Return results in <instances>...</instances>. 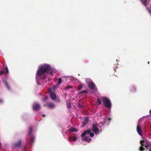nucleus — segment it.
Here are the masks:
<instances>
[{
	"label": "nucleus",
	"instance_id": "1",
	"mask_svg": "<svg viewBox=\"0 0 151 151\" xmlns=\"http://www.w3.org/2000/svg\"><path fill=\"white\" fill-rule=\"evenodd\" d=\"M50 66L48 65L45 64L39 67V69L36 72V76L40 77L44 74L47 73L50 70Z\"/></svg>",
	"mask_w": 151,
	"mask_h": 151
},
{
	"label": "nucleus",
	"instance_id": "2",
	"mask_svg": "<svg viewBox=\"0 0 151 151\" xmlns=\"http://www.w3.org/2000/svg\"><path fill=\"white\" fill-rule=\"evenodd\" d=\"M140 144L141 146L139 148V150L140 151H144L145 149L143 147H145L146 149H148V147L151 145L150 142L147 140H143L140 141Z\"/></svg>",
	"mask_w": 151,
	"mask_h": 151
},
{
	"label": "nucleus",
	"instance_id": "3",
	"mask_svg": "<svg viewBox=\"0 0 151 151\" xmlns=\"http://www.w3.org/2000/svg\"><path fill=\"white\" fill-rule=\"evenodd\" d=\"M104 106L106 107L109 109L111 108V102L109 99L106 97H102L101 98Z\"/></svg>",
	"mask_w": 151,
	"mask_h": 151
},
{
	"label": "nucleus",
	"instance_id": "4",
	"mask_svg": "<svg viewBox=\"0 0 151 151\" xmlns=\"http://www.w3.org/2000/svg\"><path fill=\"white\" fill-rule=\"evenodd\" d=\"M99 125L97 124H93L92 125V130L94 132L96 135L98 134L100 130L98 128Z\"/></svg>",
	"mask_w": 151,
	"mask_h": 151
},
{
	"label": "nucleus",
	"instance_id": "5",
	"mask_svg": "<svg viewBox=\"0 0 151 151\" xmlns=\"http://www.w3.org/2000/svg\"><path fill=\"white\" fill-rule=\"evenodd\" d=\"M91 129H88L83 132L81 135V137H83L85 136L86 134H89L90 136L92 137L94 136V134L93 133H91Z\"/></svg>",
	"mask_w": 151,
	"mask_h": 151
},
{
	"label": "nucleus",
	"instance_id": "6",
	"mask_svg": "<svg viewBox=\"0 0 151 151\" xmlns=\"http://www.w3.org/2000/svg\"><path fill=\"white\" fill-rule=\"evenodd\" d=\"M40 108V105L37 103H34L32 105V109L34 111H37L39 110Z\"/></svg>",
	"mask_w": 151,
	"mask_h": 151
},
{
	"label": "nucleus",
	"instance_id": "7",
	"mask_svg": "<svg viewBox=\"0 0 151 151\" xmlns=\"http://www.w3.org/2000/svg\"><path fill=\"white\" fill-rule=\"evenodd\" d=\"M22 141L21 139H19L18 142L13 144V147L15 148H19L21 145Z\"/></svg>",
	"mask_w": 151,
	"mask_h": 151
},
{
	"label": "nucleus",
	"instance_id": "8",
	"mask_svg": "<svg viewBox=\"0 0 151 151\" xmlns=\"http://www.w3.org/2000/svg\"><path fill=\"white\" fill-rule=\"evenodd\" d=\"M137 131L139 135L141 136L142 135V130L141 129V127L139 125H137Z\"/></svg>",
	"mask_w": 151,
	"mask_h": 151
},
{
	"label": "nucleus",
	"instance_id": "9",
	"mask_svg": "<svg viewBox=\"0 0 151 151\" xmlns=\"http://www.w3.org/2000/svg\"><path fill=\"white\" fill-rule=\"evenodd\" d=\"M45 106L50 109H53L55 107V105L54 104L49 102H47Z\"/></svg>",
	"mask_w": 151,
	"mask_h": 151
},
{
	"label": "nucleus",
	"instance_id": "10",
	"mask_svg": "<svg viewBox=\"0 0 151 151\" xmlns=\"http://www.w3.org/2000/svg\"><path fill=\"white\" fill-rule=\"evenodd\" d=\"M88 86L91 89H94L95 88V84L92 81H90L88 83Z\"/></svg>",
	"mask_w": 151,
	"mask_h": 151
},
{
	"label": "nucleus",
	"instance_id": "11",
	"mask_svg": "<svg viewBox=\"0 0 151 151\" xmlns=\"http://www.w3.org/2000/svg\"><path fill=\"white\" fill-rule=\"evenodd\" d=\"M142 4L145 7H147V4L149 2V0H140Z\"/></svg>",
	"mask_w": 151,
	"mask_h": 151
},
{
	"label": "nucleus",
	"instance_id": "12",
	"mask_svg": "<svg viewBox=\"0 0 151 151\" xmlns=\"http://www.w3.org/2000/svg\"><path fill=\"white\" fill-rule=\"evenodd\" d=\"M50 97L53 100H55L56 99V95L53 92H51L50 93Z\"/></svg>",
	"mask_w": 151,
	"mask_h": 151
},
{
	"label": "nucleus",
	"instance_id": "13",
	"mask_svg": "<svg viewBox=\"0 0 151 151\" xmlns=\"http://www.w3.org/2000/svg\"><path fill=\"white\" fill-rule=\"evenodd\" d=\"M69 130L70 132H76L78 131V130L75 127H72L69 129Z\"/></svg>",
	"mask_w": 151,
	"mask_h": 151
},
{
	"label": "nucleus",
	"instance_id": "14",
	"mask_svg": "<svg viewBox=\"0 0 151 151\" xmlns=\"http://www.w3.org/2000/svg\"><path fill=\"white\" fill-rule=\"evenodd\" d=\"M4 81L5 83L6 86V87L7 88V89H8L10 90V87H9V86L7 81H5V80H4Z\"/></svg>",
	"mask_w": 151,
	"mask_h": 151
},
{
	"label": "nucleus",
	"instance_id": "15",
	"mask_svg": "<svg viewBox=\"0 0 151 151\" xmlns=\"http://www.w3.org/2000/svg\"><path fill=\"white\" fill-rule=\"evenodd\" d=\"M130 90L132 92H134L136 91V89L134 86H132L130 88Z\"/></svg>",
	"mask_w": 151,
	"mask_h": 151
},
{
	"label": "nucleus",
	"instance_id": "16",
	"mask_svg": "<svg viewBox=\"0 0 151 151\" xmlns=\"http://www.w3.org/2000/svg\"><path fill=\"white\" fill-rule=\"evenodd\" d=\"M84 140L88 142H90L91 140V139L90 138H88L86 137H85L84 138Z\"/></svg>",
	"mask_w": 151,
	"mask_h": 151
},
{
	"label": "nucleus",
	"instance_id": "17",
	"mask_svg": "<svg viewBox=\"0 0 151 151\" xmlns=\"http://www.w3.org/2000/svg\"><path fill=\"white\" fill-rule=\"evenodd\" d=\"M32 131V127L31 126H30L29 128V134L30 135Z\"/></svg>",
	"mask_w": 151,
	"mask_h": 151
},
{
	"label": "nucleus",
	"instance_id": "18",
	"mask_svg": "<svg viewBox=\"0 0 151 151\" xmlns=\"http://www.w3.org/2000/svg\"><path fill=\"white\" fill-rule=\"evenodd\" d=\"M88 93V91L87 90H83L81 91L79 93V94H86Z\"/></svg>",
	"mask_w": 151,
	"mask_h": 151
},
{
	"label": "nucleus",
	"instance_id": "19",
	"mask_svg": "<svg viewBox=\"0 0 151 151\" xmlns=\"http://www.w3.org/2000/svg\"><path fill=\"white\" fill-rule=\"evenodd\" d=\"M101 102L100 99L99 98H98L97 101V104L98 105H100L101 104Z\"/></svg>",
	"mask_w": 151,
	"mask_h": 151
},
{
	"label": "nucleus",
	"instance_id": "20",
	"mask_svg": "<svg viewBox=\"0 0 151 151\" xmlns=\"http://www.w3.org/2000/svg\"><path fill=\"white\" fill-rule=\"evenodd\" d=\"M72 87L71 86H67L64 87V89L67 90H68V89L71 88Z\"/></svg>",
	"mask_w": 151,
	"mask_h": 151
},
{
	"label": "nucleus",
	"instance_id": "21",
	"mask_svg": "<svg viewBox=\"0 0 151 151\" xmlns=\"http://www.w3.org/2000/svg\"><path fill=\"white\" fill-rule=\"evenodd\" d=\"M62 82V79L61 78H59L58 79V84L60 85Z\"/></svg>",
	"mask_w": 151,
	"mask_h": 151
},
{
	"label": "nucleus",
	"instance_id": "22",
	"mask_svg": "<svg viewBox=\"0 0 151 151\" xmlns=\"http://www.w3.org/2000/svg\"><path fill=\"white\" fill-rule=\"evenodd\" d=\"M83 88V85L81 84L78 86V90H81Z\"/></svg>",
	"mask_w": 151,
	"mask_h": 151
},
{
	"label": "nucleus",
	"instance_id": "23",
	"mask_svg": "<svg viewBox=\"0 0 151 151\" xmlns=\"http://www.w3.org/2000/svg\"><path fill=\"white\" fill-rule=\"evenodd\" d=\"M87 123L88 122H85V121L84 120V121L83 123L82 127H83L85 126Z\"/></svg>",
	"mask_w": 151,
	"mask_h": 151
},
{
	"label": "nucleus",
	"instance_id": "24",
	"mask_svg": "<svg viewBox=\"0 0 151 151\" xmlns=\"http://www.w3.org/2000/svg\"><path fill=\"white\" fill-rule=\"evenodd\" d=\"M34 141V138L32 137L30 139V142L31 144H32Z\"/></svg>",
	"mask_w": 151,
	"mask_h": 151
},
{
	"label": "nucleus",
	"instance_id": "25",
	"mask_svg": "<svg viewBox=\"0 0 151 151\" xmlns=\"http://www.w3.org/2000/svg\"><path fill=\"white\" fill-rule=\"evenodd\" d=\"M48 98V97L47 96H45V98H44L43 99H42V101H43V102H44L45 101L47 100Z\"/></svg>",
	"mask_w": 151,
	"mask_h": 151
},
{
	"label": "nucleus",
	"instance_id": "26",
	"mask_svg": "<svg viewBox=\"0 0 151 151\" xmlns=\"http://www.w3.org/2000/svg\"><path fill=\"white\" fill-rule=\"evenodd\" d=\"M78 107L79 108H82L83 107V106L81 104L80 102L79 103L78 105Z\"/></svg>",
	"mask_w": 151,
	"mask_h": 151
},
{
	"label": "nucleus",
	"instance_id": "27",
	"mask_svg": "<svg viewBox=\"0 0 151 151\" xmlns=\"http://www.w3.org/2000/svg\"><path fill=\"white\" fill-rule=\"evenodd\" d=\"M148 149L149 151H151V145L148 147Z\"/></svg>",
	"mask_w": 151,
	"mask_h": 151
},
{
	"label": "nucleus",
	"instance_id": "28",
	"mask_svg": "<svg viewBox=\"0 0 151 151\" xmlns=\"http://www.w3.org/2000/svg\"><path fill=\"white\" fill-rule=\"evenodd\" d=\"M4 73V72L1 70V71H0V75H2V74H3Z\"/></svg>",
	"mask_w": 151,
	"mask_h": 151
},
{
	"label": "nucleus",
	"instance_id": "29",
	"mask_svg": "<svg viewBox=\"0 0 151 151\" xmlns=\"http://www.w3.org/2000/svg\"><path fill=\"white\" fill-rule=\"evenodd\" d=\"M88 117L86 118L84 120V121H85V122H88Z\"/></svg>",
	"mask_w": 151,
	"mask_h": 151
},
{
	"label": "nucleus",
	"instance_id": "30",
	"mask_svg": "<svg viewBox=\"0 0 151 151\" xmlns=\"http://www.w3.org/2000/svg\"><path fill=\"white\" fill-rule=\"evenodd\" d=\"M5 69H6V72L7 73H8V69L7 67V66L5 67Z\"/></svg>",
	"mask_w": 151,
	"mask_h": 151
},
{
	"label": "nucleus",
	"instance_id": "31",
	"mask_svg": "<svg viewBox=\"0 0 151 151\" xmlns=\"http://www.w3.org/2000/svg\"><path fill=\"white\" fill-rule=\"evenodd\" d=\"M67 107L68 108H70L71 107V105H70V104H69L68 106H67Z\"/></svg>",
	"mask_w": 151,
	"mask_h": 151
},
{
	"label": "nucleus",
	"instance_id": "32",
	"mask_svg": "<svg viewBox=\"0 0 151 151\" xmlns=\"http://www.w3.org/2000/svg\"><path fill=\"white\" fill-rule=\"evenodd\" d=\"M50 74L51 76H52L53 75V73L52 72H51L50 73Z\"/></svg>",
	"mask_w": 151,
	"mask_h": 151
},
{
	"label": "nucleus",
	"instance_id": "33",
	"mask_svg": "<svg viewBox=\"0 0 151 151\" xmlns=\"http://www.w3.org/2000/svg\"><path fill=\"white\" fill-rule=\"evenodd\" d=\"M76 139H77L76 137H74L73 140L74 141H76Z\"/></svg>",
	"mask_w": 151,
	"mask_h": 151
},
{
	"label": "nucleus",
	"instance_id": "34",
	"mask_svg": "<svg viewBox=\"0 0 151 151\" xmlns=\"http://www.w3.org/2000/svg\"><path fill=\"white\" fill-rule=\"evenodd\" d=\"M150 11L149 9H148V10L149 11V13L150 14H151V6H150Z\"/></svg>",
	"mask_w": 151,
	"mask_h": 151
},
{
	"label": "nucleus",
	"instance_id": "35",
	"mask_svg": "<svg viewBox=\"0 0 151 151\" xmlns=\"http://www.w3.org/2000/svg\"><path fill=\"white\" fill-rule=\"evenodd\" d=\"M3 102V100L2 99H0V103H2Z\"/></svg>",
	"mask_w": 151,
	"mask_h": 151
},
{
	"label": "nucleus",
	"instance_id": "36",
	"mask_svg": "<svg viewBox=\"0 0 151 151\" xmlns=\"http://www.w3.org/2000/svg\"><path fill=\"white\" fill-rule=\"evenodd\" d=\"M150 114H151V109L150 111Z\"/></svg>",
	"mask_w": 151,
	"mask_h": 151
},
{
	"label": "nucleus",
	"instance_id": "37",
	"mask_svg": "<svg viewBox=\"0 0 151 151\" xmlns=\"http://www.w3.org/2000/svg\"><path fill=\"white\" fill-rule=\"evenodd\" d=\"M65 96H67V94L66 93H65Z\"/></svg>",
	"mask_w": 151,
	"mask_h": 151
},
{
	"label": "nucleus",
	"instance_id": "38",
	"mask_svg": "<svg viewBox=\"0 0 151 151\" xmlns=\"http://www.w3.org/2000/svg\"><path fill=\"white\" fill-rule=\"evenodd\" d=\"M42 116H43L44 117V116H45V115H43Z\"/></svg>",
	"mask_w": 151,
	"mask_h": 151
},
{
	"label": "nucleus",
	"instance_id": "39",
	"mask_svg": "<svg viewBox=\"0 0 151 151\" xmlns=\"http://www.w3.org/2000/svg\"><path fill=\"white\" fill-rule=\"evenodd\" d=\"M149 63H150L149 62V61H148V64H149Z\"/></svg>",
	"mask_w": 151,
	"mask_h": 151
}]
</instances>
